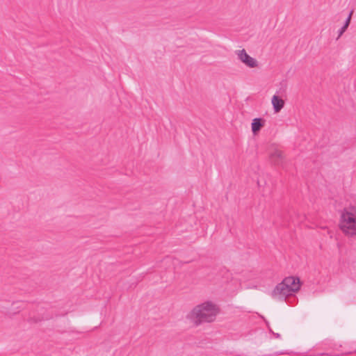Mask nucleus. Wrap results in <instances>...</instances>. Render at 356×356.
Returning <instances> with one entry per match:
<instances>
[{
	"label": "nucleus",
	"mask_w": 356,
	"mask_h": 356,
	"mask_svg": "<svg viewBox=\"0 0 356 356\" xmlns=\"http://www.w3.org/2000/svg\"><path fill=\"white\" fill-rule=\"evenodd\" d=\"M220 313V308L212 301H205L195 306L186 315V318L195 325L213 322Z\"/></svg>",
	"instance_id": "f257e3e1"
},
{
	"label": "nucleus",
	"mask_w": 356,
	"mask_h": 356,
	"mask_svg": "<svg viewBox=\"0 0 356 356\" xmlns=\"http://www.w3.org/2000/svg\"><path fill=\"white\" fill-rule=\"evenodd\" d=\"M300 286L301 284L298 277L289 276L276 285L271 292V296L275 300H285L287 297L297 293Z\"/></svg>",
	"instance_id": "f03ea898"
},
{
	"label": "nucleus",
	"mask_w": 356,
	"mask_h": 356,
	"mask_svg": "<svg viewBox=\"0 0 356 356\" xmlns=\"http://www.w3.org/2000/svg\"><path fill=\"white\" fill-rule=\"evenodd\" d=\"M339 227L347 237L356 236V206L350 205L341 211Z\"/></svg>",
	"instance_id": "7ed1b4c3"
},
{
	"label": "nucleus",
	"mask_w": 356,
	"mask_h": 356,
	"mask_svg": "<svg viewBox=\"0 0 356 356\" xmlns=\"http://www.w3.org/2000/svg\"><path fill=\"white\" fill-rule=\"evenodd\" d=\"M235 54L237 56L238 59L247 67L250 68L258 67V61L254 58L248 55L244 49L236 50Z\"/></svg>",
	"instance_id": "20e7f679"
},
{
	"label": "nucleus",
	"mask_w": 356,
	"mask_h": 356,
	"mask_svg": "<svg viewBox=\"0 0 356 356\" xmlns=\"http://www.w3.org/2000/svg\"><path fill=\"white\" fill-rule=\"evenodd\" d=\"M269 157L270 161L273 163L275 165H280L282 164L284 160V155L281 150L278 149H273L269 153Z\"/></svg>",
	"instance_id": "39448f33"
},
{
	"label": "nucleus",
	"mask_w": 356,
	"mask_h": 356,
	"mask_svg": "<svg viewBox=\"0 0 356 356\" xmlns=\"http://www.w3.org/2000/svg\"><path fill=\"white\" fill-rule=\"evenodd\" d=\"M271 104L274 113H277L284 107L285 102L277 94H275L271 98Z\"/></svg>",
	"instance_id": "423d86ee"
},
{
	"label": "nucleus",
	"mask_w": 356,
	"mask_h": 356,
	"mask_svg": "<svg viewBox=\"0 0 356 356\" xmlns=\"http://www.w3.org/2000/svg\"><path fill=\"white\" fill-rule=\"evenodd\" d=\"M264 125V120L261 118H254L251 124L252 131L256 134Z\"/></svg>",
	"instance_id": "0eeeda50"
},
{
	"label": "nucleus",
	"mask_w": 356,
	"mask_h": 356,
	"mask_svg": "<svg viewBox=\"0 0 356 356\" xmlns=\"http://www.w3.org/2000/svg\"><path fill=\"white\" fill-rule=\"evenodd\" d=\"M353 10H350L343 26H345L348 29V27L350 25V21H351V18H352V16H353Z\"/></svg>",
	"instance_id": "6e6552de"
},
{
	"label": "nucleus",
	"mask_w": 356,
	"mask_h": 356,
	"mask_svg": "<svg viewBox=\"0 0 356 356\" xmlns=\"http://www.w3.org/2000/svg\"><path fill=\"white\" fill-rule=\"evenodd\" d=\"M337 33H338L337 39H339V38H340L342 36V35H343L345 32L343 31V29H339V31H337Z\"/></svg>",
	"instance_id": "1a4fd4ad"
},
{
	"label": "nucleus",
	"mask_w": 356,
	"mask_h": 356,
	"mask_svg": "<svg viewBox=\"0 0 356 356\" xmlns=\"http://www.w3.org/2000/svg\"><path fill=\"white\" fill-rule=\"evenodd\" d=\"M356 353V349L355 350H353V351H345L342 354L343 355H348V354H350V353Z\"/></svg>",
	"instance_id": "9d476101"
},
{
	"label": "nucleus",
	"mask_w": 356,
	"mask_h": 356,
	"mask_svg": "<svg viewBox=\"0 0 356 356\" xmlns=\"http://www.w3.org/2000/svg\"><path fill=\"white\" fill-rule=\"evenodd\" d=\"M341 29H343L344 32L347 30V28L345 26H342Z\"/></svg>",
	"instance_id": "9b49d317"
},
{
	"label": "nucleus",
	"mask_w": 356,
	"mask_h": 356,
	"mask_svg": "<svg viewBox=\"0 0 356 356\" xmlns=\"http://www.w3.org/2000/svg\"><path fill=\"white\" fill-rule=\"evenodd\" d=\"M280 337V334H277L276 337Z\"/></svg>",
	"instance_id": "f8f14e48"
}]
</instances>
